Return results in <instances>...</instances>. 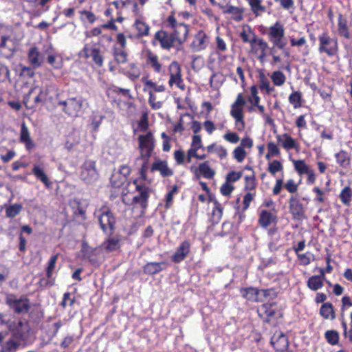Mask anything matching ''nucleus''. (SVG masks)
Instances as JSON below:
<instances>
[{
	"label": "nucleus",
	"mask_w": 352,
	"mask_h": 352,
	"mask_svg": "<svg viewBox=\"0 0 352 352\" xmlns=\"http://www.w3.org/2000/svg\"><path fill=\"white\" fill-rule=\"evenodd\" d=\"M139 141L140 157L136 161L139 162L140 159H145L149 160L151 153L155 148V139L151 132H148L145 135H140L138 138Z\"/></svg>",
	"instance_id": "nucleus-1"
},
{
	"label": "nucleus",
	"mask_w": 352,
	"mask_h": 352,
	"mask_svg": "<svg viewBox=\"0 0 352 352\" xmlns=\"http://www.w3.org/2000/svg\"><path fill=\"white\" fill-rule=\"evenodd\" d=\"M80 178L87 184L95 183L99 178V172L94 160H87L80 166Z\"/></svg>",
	"instance_id": "nucleus-2"
},
{
	"label": "nucleus",
	"mask_w": 352,
	"mask_h": 352,
	"mask_svg": "<svg viewBox=\"0 0 352 352\" xmlns=\"http://www.w3.org/2000/svg\"><path fill=\"white\" fill-rule=\"evenodd\" d=\"M8 327L13 337L20 340H26L30 336V327L25 320H16L8 322Z\"/></svg>",
	"instance_id": "nucleus-3"
},
{
	"label": "nucleus",
	"mask_w": 352,
	"mask_h": 352,
	"mask_svg": "<svg viewBox=\"0 0 352 352\" xmlns=\"http://www.w3.org/2000/svg\"><path fill=\"white\" fill-rule=\"evenodd\" d=\"M269 40L274 47L280 50H284L287 42L284 40L285 30L280 22H276L269 28L267 33Z\"/></svg>",
	"instance_id": "nucleus-4"
},
{
	"label": "nucleus",
	"mask_w": 352,
	"mask_h": 352,
	"mask_svg": "<svg viewBox=\"0 0 352 352\" xmlns=\"http://www.w3.org/2000/svg\"><path fill=\"white\" fill-rule=\"evenodd\" d=\"M319 48L320 53H326L328 56H333L336 54L338 46L336 38H331L327 33H323L318 37Z\"/></svg>",
	"instance_id": "nucleus-5"
},
{
	"label": "nucleus",
	"mask_w": 352,
	"mask_h": 352,
	"mask_svg": "<svg viewBox=\"0 0 352 352\" xmlns=\"http://www.w3.org/2000/svg\"><path fill=\"white\" fill-rule=\"evenodd\" d=\"M6 301L10 308L16 314H23L29 311L30 302L26 298H19L14 295H9L6 297Z\"/></svg>",
	"instance_id": "nucleus-6"
},
{
	"label": "nucleus",
	"mask_w": 352,
	"mask_h": 352,
	"mask_svg": "<svg viewBox=\"0 0 352 352\" xmlns=\"http://www.w3.org/2000/svg\"><path fill=\"white\" fill-rule=\"evenodd\" d=\"M83 100L81 98H70L66 100H60L58 104L63 106V111L71 116H76L81 111L82 107Z\"/></svg>",
	"instance_id": "nucleus-7"
},
{
	"label": "nucleus",
	"mask_w": 352,
	"mask_h": 352,
	"mask_svg": "<svg viewBox=\"0 0 352 352\" xmlns=\"http://www.w3.org/2000/svg\"><path fill=\"white\" fill-rule=\"evenodd\" d=\"M246 103L245 100L241 94H239L235 102L231 106L230 115L233 117L236 123L241 124V128H239V130H243L244 129L243 122V108Z\"/></svg>",
	"instance_id": "nucleus-8"
},
{
	"label": "nucleus",
	"mask_w": 352,
	"mask_h": 352,
	"mask_svg": "<svg viewBox=\"0 0 352 352\" xmlns=\"http://www.w3.org/2000/svg\"><path fill=\"white\" fill-rule=\"evenodd\" d=\"M100 210L102 211L98 217L100 228L106 233L111 234L114 229L115 217L111 211L107 208H103Z\"/></svg>",
	"instance_id": "nucleus-9"
},
{
	"label": "nucleus",
	"mask_w": 352,
	"mask_h": 352,
	"mask_svg": "<svg viewBox=\"0 0 352 352\" xmlns=\"http://www.w3.org/2000/svg\"><path fill=\"white\" fill-rule=\"evenodd\" d=\"M134 184L136 186V190L139 192V194L133 197L132 204H140L143 209H145L148 206L149 188L145 185L137 184L136 180L134 181Z\"/></svg>",
	"instance_id": "nucleus-10"
},
{
	"label": "nucleus",
	"mask_w": 352,
	"mask_h": 352,
	"mask_svg": "<svg viewBox=\"0 0 352 352\" xmlns=\"http://www.w3.org/2000/svg\"><path fill=\"white\" fill-rule=\"evenodd\" d=\"M271 344L276 351H285L289 346L287 337L281 331H276L271 338Z\"/></svg>",
	"instance_id": "nucleus-11"
},
{
	"label": "nucleus",
	"mask_w": 352,
	"mask_h": 352,
	"mask_svg": "<svg viewBox=\"0 0 352 352\" xmlns=\"http://www.w3.org/2000/svg\"><path fill=\"white\" fill-rule=\"evenodd\" d=\"M289 211L294 219L301 220L305 217V208L300 201L292 196L289 201Z\"/></svg>",
	"instance_id": "nucleus-12"
},
{
	"label": "nucleus",
	"mask_w": 352,
	"mask_h": 352,
	"mask_svg": "<svg viewBox=\"0 0 352 352\" xmlns=\"http://www.w3.org/2000/svg\"><path fill=\"white\" fill-rule=\"evenodd\" d=\"M155 38L160 43L162 47L164 49H170L177 43L173 34L165 31L157 32L155 34Z\"/></svg>",
	"instance_id": "nucleus-13"
},
{
	"label": "nucleus",
	"mask_w": 352,
	"mask_h": 352,
	"mask_svg": "<svg viewBox=\"0 0 352 352\" xmlns=\"http://www.w3.org/2000/svg\"><path fill=\"white\" fill-rule=\"evenodd\" d=\"M169 72H170V79L168 83L170 86H173V84L177 85L178 87H180V85L182 82V74H181V67L177 62L174 61L171 63L169 66Z\"/></svg>",
	"instance_id": "nucleus-14"
},
{
	"label": "nucleus",
	"mask_w": 352,
	"mask_h": 352,
	"mask_svg": "<svg viewBox=\"0 0 352 352\" xmlns=\"http://www.w3.org/2000/svg\"><path fill=\"white\" fill-rule=\"evenodd\" d=\"M85 58L91 57L94 63L98 67L103 65V58L100 54V51L98 48H94L86 45L82 51Z\"/></svg>",
	"instance_id": "nucleus-15"
},
{
	"label": "nucleus",
	"mask_w": 352,
	"mask_h": 352,
	"mask_svg": "<svg viewBox=\"0 0 352 352\" xmlns=\"http://www.w3.org/2000/svg\"><path fill=\"white\" fill-rule=\"evenodd\" d=\"M174 31L172 33L177 44L182 45L186 40L188 34V28L184 23L173 24Z\"/></svg>",
	"instance_id": "nucleus-16"
},
{
	"label": "nucleus",
	"mask_w": 352,
	"mask_h": 352,
	"mask_svg": "<svg viewBox=\"0 0 352 352\" xmlns=\"http://www.w3.org/2000/svg\"><path fill=\"white\" fill-rule=\"evenodd\" d=\"M28 61L34 68H38L43 62V55L39 52L37 47H32L28 51Z\"/></svg>",
	"instance_id": "nucleus-17"
},
{
	"label": "nucleus",
	"mask_w": 352,
	"mask_h": 352,
	"mask_svg": "<svg viewBox=\"0 0 352 352\" xmlns=\"http://www.w3.org/2000/svg\"><path fill=\"white\" fill-rule=\"evenodd\" d=\"M274 306L273 304H263L258 309V315L267 322H270L271 318L274 317L276 314Z\"/></svg>",
	"instance_id": "nucleus-18"
},
{
	"label": "nucleus",
	"mask_w": 352,
	"mask_h": 352,
	"mask_svg": "<svg viewBox=\"0 0 352 352\" xmlns=\"http://www.w3.org/2000/svg\"><path fill=\"white\" fill-rule=\"evenodd\" d=\"M190 252V243L187 241H183L173 256V261L179 263L183 261Z\"/></svg>",
	"instance_id": "nucleus-19"
},
{
	"label": "nucleus",
	"mask_w": 352,
	"mask_h": 352,
	"mask_svg": "<svg viewBox=\"0 0 352 352\" xmlns=\"http://www.w3.org/2000/svg\"><path fill=\"white\" fill-rule=\"evenodd\" d=\"M158 170L163 177L171 176L173 172L168 166L167 162L165 161L157 160L151 167V171Z\"/></svg>",
	"instance_id": "nucleus-20"
},
{
	"label": "nucleus",
	"mask_w": 352,
	"mask_h": 352,
	"mask_svg": "<svg viewBox=\"0 0 352 352\" xmlns=\"http://www.w3.org/2000/svg\"><path fill=\"white\" fill-rule=\"evenodd\" d=\"M165 267L166 263L164 262L148 263L144 267V272L149 275H153L163 270Z\"/></svg>",
	"instance_id": "nucleus-21"
},
{
	"label": "nucleus",
	"mask_w": 352,
	"mask_h": 352,
	"mask_svg": "<svg viewBox=\"0 0 352 352\" xmlns=\"http://www.w3.org/2000/svg\"><path fill=\"white\" fill-rule=\"evenodd\" d=\"M276 139L278 143L282 144L283 147L286 150H290L296 148L295 140L287 133H285L283 136L278 135L276 136Z\"/></svg>",
	"instance_id": "nucleus-22"
},
{
	"label": "nucleus",
	"mask_w": 352,
	"mask_h": 352,
	"mask_svg": "<svg viewBox=\"0 0 352 352\" xmlns=\"http://www.w3.org/2000/svg\"><path fill=\"white\" fill-rule=\"evenodd\" d=\"M20 140L21 142L25 144L28 150H30L34 146L33 142L30 138L29 130L24 122L22 123L21 127Z\"/></svg>",
	"instance_id": "nucleus-23"
},
{
	"label": "nucleus",
	"mask_w": 352,
	"mask_h": 352,
	"mask_svg": "<svg viewBox=\"0 0 352 352\" xmlns=\"http://www.w3.org/2000/svg\"><path fill=\"white\" fill-rule=\"evenodd\" d=\"M276 219L275 215L267 210H262L260 213L258 222L261 226L267 228L271 225Z\"/></svg>",
	"instance_id": "nucleus-24"
},
{
	"label": "nucleus",
	"mask_w": 352,
	"mask_h": 352,
	"mask_svg": "<svg viewBox=\"0 0 352 352\" xmlns=\"http://www.w3.org/2000/svg\"><path fill=\"white\" fill-rule=\"evenodd\" d=\"M206 35L203 32H199L191 45L195 51H199L206 47Z\"/></svg>",
	"instance_id": "nucleus-25"
},
{
	"label": "nucleus",
	"mask_w": 352,
	"mask_h": 352,
	"mask_svg": "<svg viewBox=\"0 0 352 352\" xmlns=\"http://www.w3.org/2000/svg\"><path fill=\"white\" fill-rule=\"evenodd\" d=\"M32 172L38 179L45 184L46 187L49 188L52 182L39 166L34 165Z\"/></svg>",
	"instance_id": "nucleus-26"
},
{
	"label": "nucleus",
	"mask_w": 352,
	"mask_h": 352,
	"mask_svg": "<svg viewBox=\"0 0 352 352\" xmlns=\"http://www.w3.org/2000/svg\"><path fill=\"white\" fill-rule=\"evenodd\" d=\"M252 41L258 45L261 51L258 59L261 62H263L264 58L266 56V50L269 48L268 44L263 38H258L254 34H253Z\"/></svg>",
	"instance_id": "nucleus-27"
},
{
	"label": "nucleus",
	"mask_w": 352,
	"mask_h": 352,
	"mask_svg": "<svg viewBox=\"0 0 352 352\" xmlns=\"http://www.w3.org/2000/svg\"><path fill=\"white\" fill-rule=\"evenodd\" d=\"M241 294L243 298L252 300V301H258L260 300L259 296H261V292H259V290L255 289V288H247L242 289L241 291Z\"/></svg>",
	"instance_id": "nucleus-28"
},
{
	"label": "nucleus",
	"mask_w": 352,
	"mask_h": 352,
	"mask_svg": "<svg viewBox=\"0 0 352 352\" xmlns=\"http://www.w3.org/2000/svg\"><path fill=\"white\" fill-rule=\"evenodd\" d=\"M338 26L339 35L346 38H350L351 36L349 32L346 20L343 18L342 14H340L338 16Z\"/></svg>",
	"instance_id": "nucleus-29"
},
{
	"label": "nucleus",
	"mask_w": 352,
	"mask_h": 352,
	"mask_svg": "<svg viewBox=\"0 0 352 352\" xmlns=\"http://www.w3.org/2000/svg\"><path fill=\"white\" fill-rule=\"evenodd\" d=\"M307 285L311 290L317 291L322 288L324 284L322 280H321L320 276L314 275L308 279Z\"/></svg>",
	"instance_id": "nucleus-30"
},
{
	"label": "nucleus",
	"mask_w": 352,
	"mask_h": 352,
	"mask_svg": "<svg viewBox=\"0 0 352 352\" xmlns=\"http://www.w3.org/2000/svg\"><path fill=\"white\" fill-rule=\"evenodd\" d=\"M320 314L325 319H329L330 317L331 319L335 318L333 307L330 302H326L321 306Z\"/></svg>",
	"instance_id": "nucleus-31"
},
{
	"label": "nucleus",
	"mask_w": 352,
	"mask_h": 352,
	"mask_svg": "<svg viewBox=\"0 0 352 352\" xmlns=\"http://www.w3.org/2000/svg\"><path fill=\"white\" fill-rule=\"evenodd\" d=\"M142 82L145 85L143 89L144 91H148L149 90L153 89L156 92H162L165 90V87L164 85H157L153 81L147 79L146 78L143 77L142 78Z\"/></svg>",
	"instance_id": "nucleus-32"
},
{
	"label": "nucleus",
	"mask_w": 352,
	"mask_h": 352,
	"mask_svg": "<svg viewBox=\"0 0 352 352\" xmlns=\"http://www.w3.org/2000/svg\"><path fill=\"white\" fill-rule=\"evenodd\" d=\"M225 13H228L232 15V19L236 21H241L243 19V9L235 7L232 6H229L227 10H224Z\"/></svg>",
	"instance_id": "nucleus-33"
},
{
	"label": "nucleus",
	"mask_w": 352,
	"mask_h": 352,
	"mask_svg": "<svg viewBox=\"0 0 352 352\" xmlns=\"http://www.w3.org/2000/svg\"><path fill=\"white\" fill-rule=\"evenodd\" d=\"M259 88L261 90H265L267 94H271L274 91V88L270 87V81L267 78L265 74L263 72H260L258 75Z\"/></svg>",
	"instance_id": "nucleus-34"
},
{
	"label": "nucleus",
	"mask_w": 352,
	"mask_h": 352,
	"mask_svg": "<svg viewBox=\"0 0 352 352\" xmlns=\"http://www.w3.org/2000/svg\"><path fill=\"white\" fill-rule=\"evenodd\" d=\"M134 28L138 31L137 36L138 37L147 36L149 32V26L145 23L137 20L134 24Z\"/></svg>",
	"instance_id": "nucleus-35"
},
{
	"label": "nucleus",
	"mask_w": 352,
	"mask_h": 352,
	"mask_svg": "<svg viewBox=\"0 0 352 352\" xmlns=\"http://www.w3.org/2000/svg\"><path fill=\"white\" fill-rule=\"evenodd\" d=\"M271 79L275 86L280 87L282 86L285 82L286 76L282 72L278 70L274 71L272 74Z\"/></svg>",
	"instance_id": "nucleus-36"
},
{
	"label": "nucleus",
	"mask_w": 352,
	"mask_h": 352,
	"mask_svg": "<svg viewBox=\"0 0 352 352\" xmlns=\"http://www.w3.org/2000/svg\"><path fill=\"white\" fill-rule=\"evenodd\" d=\"M337 162L343 168H347L350 164V158L348 153L341 151L336 155Z\"/></svg>",
	"instance_id": "nucleus-37"
},
{
	"label": "nucleus",
	"mask_w": 352,
	"mask_h": 352,
	"mask_svg": "<svg viewBox=\"0 0 352 352\" xmlns=\"http://www.w3.org/2000/svg\"><path fill=\"white\" fill-rule=\"evenodd\" d=\"M113 56L116 61L119 64H123L127 61V53L122 48H115Z\"/></svg>",
	"instance_id": "nucleus-38"
},
{
	"label": "nucleus",
	"mask_w": 352,
	"mask_h": 352,
	"mask_svg": "<svg viewBox=\"0 0 352 352\" xmlns=\"http://www.w3.org/2000/svg\"><path fill=\"white\" fill-rule=\"evenodd\" d=\"M249 4L252 11L256 16H258L261 12H265V7L261 5V0H249Z\"/></svg>",
	"instance_id": "nucleus-39"
},
{
	"label": "nucleus",
	"mask_w": 352,
	"mask_h": 352,
	"mask_svg": "<svg viewBox=\"0 0 352 352\" xmlns=\"http://www.w3.org/2000/svg\"><path fill=\"white\" fill-rule=\"evenodd\" d=\"M199 170L204 177L208 179H211L214 175V171L210 167L208 162L200 164Z\"/></svg>",
	"instance_id": "nucleus-40"
},
{
	"label": "nucleus",
	"mask_w": 352,
	"mask_h": 352,
	"mask_svg": "<svg viewBox=\"0 0 352 352\" xmlns=\"http://www.w3.org/2000/svg\"><path fill=\"white\" fill-rule=\"evenodd\" d=\"M20 346V343L13 339H10L3 344V350L1 352H15Z\"/></svg>",
	"instance_id": "nucleus-41"
},
{
	"label": "nucleus",
	"mask_w": 352,
	"mask_h": 352,
	"mask_svg": "<svg viewBox=\"0 0 352 352\" xmlns=\"http://www.w3.org/2000/svg\"><path fill=\"white\" fill-rule=\"evenodd\" d=\"M148 63L151 65L155 72L158 73L161 72L162 65L160 63L157 55L149 52L148 54Z\"/></svg>",
	"instance_id": "nucleus-42"
},
{
	"label": "nucleus",
	"mask_w": 352,
	"mask_h": 352,
	"mask_svg": "<svg viewBox=\"0 0 352 352\" xmlns=\"http://www.w3.org/2000/svg\"><path fill=\"white\" fill-rule=\"evenodd\" d=\"M294 165L295 169L300 175L309 174L310 170L309 166L305 164L304 160H294Z\"/></svg>",
	"instance_id": "nucleus-43"
},
{
	"label": "nucleus",
	"mask_w": 352,
	"mask_h": 352,
	"mask_svg": "<svg viewBox=\"0 0 352 352\" xmlns=\"http://www.w3.org/2000/svg\"><path fill=\"white\" fill-rule=\"evenodd\" d=\"M102 247L108 252H112L119 248V241L116 238H111L104 242Z\"/></svg>",
	"instance_id": "nucleus-44"
},
{
	"label": "nucleus",
	"mask_w": 352,
	"mask_h": 352,
	"mask_svg": "<svg viewBox=\"0 0 352 352\" xmlns=\"http://www.w3.org/2000/svg\"><path fill=\"white\" fill-rule=\"evenodd\" d=\"M351 197L352 191L349 186L344 187L340 195L341 201L345 205H349Z\"/></svg>",
	"instance_id": "nucleus-45"
},
{
	"label": "nucleus",
	"mask_w": 352,
	"mask_h": 352,
	"mask_svg": "<svg viewBox=\"0 0 352 352\" xmlns=\"http://www.w3.org/2000/svg\"><path fill=\"white\" fill-rule=\"evenodd\" d=\"M125 181V178H123V176L120 175V174H118V173H113L110 178L111 185L116 188L121 186Z\"/></svg>",
	"instance_id": "nucleus-46"
},
{
	"label": "nucleus",
	"mask_w": 352,
	"mask_h": 352,
	"mask_svg": "<svg viewBox=\"0 0 352 352\" xmlns=\"http://www.w3.org/2000/svg\"><path fill=\"white\" fill-rule=\"evenodd\" d=\"M325 338L329 344L334 345L338 342L339 334L336 331L330 330L326 331Z\"/></svg>",
	"instance_id": "nucleus-47"
},
{
	"label": "nucleus",
	"mask_w": 352,
	"mask_h": 352,
	"mask_svg": "<svg viewBox=\"0 0 352 352\" xmlns=\"http://www.w3.org/2000/svg\"><path fill=\"white\" fill-rule=\"evenodd\" d=\"M233 155L238 162H242L247 156V152L242 146H238L234 148Z\"/></svg>",
	"instance_id": "nucleus-48"
},
{
	"label": "nucleus",
	"mask_w": 352,
	"mask_h": 352,
	"mask_svg": "<svg viewBox=\"0 0 352 352\" xmlns=\"http://www.w3.org/2000/svg\"><path fill=\"white\" fill-rule=\"evenodd\" d=\"M49 94L47 88L42 87L39 88V92L38 95L34 98V103H43L47 100V96Z\"/></svg>",
	"instance_id": "nucleus-49"
},
{
	"label": "nucleus",
	"mask_w": 352,
	"mask_h": 352,
	"mask_svg": "<svg viewBox=\"0 0 352 352\" xmlns=\"http://www.w3.org/2000/svg\"><path fill=\"white\" fill-rule=\"evenodd\" d=\"M22 210V206L21 204H14L10 206L6 209V216L8 217H14L19 214Z\"/></svg>",
	"instance_id": "nucleus-50"
},
{
	"label": "nucleus",
	"mask_w": 352,
	"mask_h": 352,
	"mask_svg": "<svg viewBox=\"0 0 352 352\" xmlns=\"http://www.w3.org/2000/svg\"><path fill=\"white\" fill-rule=\"evenodd\" d=\"M289 100L294 105V108L301 106L300 94L298 92L292 93L289 97Z\"/></svg>",
	"instance_id": "nucleus-51"
},
{
	"label": "nucleus",
	"mask_w": 352,
	"mask_h": 352,
	"mask_svg": "<svg viewBox=\"0 0 352 352\" xmlns=\"http://www.w3.org/2000/svg\"><path fill=\"white\" fill-rule=\"evenodd\" d=\"M283 170L282 164L278 160H274L272 163L269 164L268 170L272 175H275L276 172L280 171Z\"/></svg>",
	"instance_id": "nucleus-52"
},
{
	"label": "nucleus",
	"mask_w": 352,
	"mask_h": 352,
	"mask_svg": "<svg viewBox=\"0 0 352 352\" xmlns=\"http://www.w3.org/2000/svg\"><path fill=\"white\" fill-rule=\"evenodd\" d=\"M58 259V254L54 255L52 256L49 261L47 270V276L48 278H50L52 275V272L54 269L55 268V265Z\"/></svg>",
	"instance_id": "nucleus-53"
},
{
	"label": "nucleus",
	"mask_w": 352,
	"mask_h": 352,
	"mask_svg": "<svg viewBox=\"0 0 352 352\" xmlns=\"http://www.w3.org/2000/svg\"><path fill=\"white\" fill-rule=\"evenodd\" d=\"M223 138L225 140L232 144H236L240 140L239 136L236 133L233 132H227L224 134Z\"/></svg>",
	"instance_id": "nucleus-54"
},
{
	"label": "nucleus",
	"mask_w": 352,
	"mask_h": 352,
	"mask_svg": "<svg viewBox=\"0 0 352 352\" xmlns=\"http://www.w3.org/2000/svg\"><path fill=\"white\" fill-rule=\"evenodd\" d=\"M129 67L131 69L128 72L129 77L132 80L139 78L140 76V69L133 63L130 64Z\"/></svg>",
	"instance_id": "nucleus-55"
},
{
	"label": "nucleus",
	"mask_w": 352,
	"mask_h": 352,
	"mask_svg": "<svg viewBox=\"0 0 352 352\" xmlns=\"http://www.w3.org/2000/svg\"><path fill=\"white\" fill-rule=\"evenodd\" d=\"M149 98L148 102L153 109H158L161 107V103L160 102H156V97L153 94L152 90L148 91Z\"/></svg>",
	"instance_id": "nucleus-56"
},
{
	"label": "nucleus",
	"mask_w": 352,
	"mask_h": 352,
	"mask_svg": "<svg viewBox=\"0 0 352 352\" xmlns=\"http://www.w3.org/2000/svg\"><path fill=\"white\" fill-rule=\"evenodd\" d=\"M245 189L246 190H254L256 187V184L254 182V176H246L245 177Z\"/></svg>",
	"instance_id": "nucleus-57"
},
{
	"label": "nucleus",
	"mask_w": 352,
	"mask_h": 352,
	"mask_svg": "<svg viewBox=\"0 0 352 352\" xmlns=\"http://www.w3.org/2000/svg\"><path fill=\"white\" fill-rule=\"evenodd\" d=\"M234 190V186L228 182L223 184L221 187V192L224 196H228Z\"/></svg>",
	"instance_id": "nucleus-58"
},
{
	"label": "nucleus",
	"mask_w": 352,
	"mask_h": 352,
	"mask_svg": "<svg viewBox=\"0 0 352 352\" xmlns=\"http://www.w3.org/2000/svg\"><path fill=\"white\" fill-rule=\"evenodd\" d=\"M81 16H85L86 20L90 23H93L96 21L95 14L87 10H81L79 12Z\"/></svg>",
	"instance_id": "nucleus-59"
},
{
	"label": "nucleus",
	"mask_w": 352,
	"mask_h": 352,
	"mask_svg": "<svg viewBox=\"0 0 352 352\" xmlns=\"http://www.w3.org/2000/svg\"><path fill=\"white\" fill-rule=\"evenodd\" d=\"M267 150L272 156H277L280 153L278 147L272 142L267 144Z\"/></svg>",
	"instance_id": "nucleus-60"
},
{
	"label": "nucleus",
	"mask_w": 352,
	"mask_h": 352,
	"mask_svg": "<svg viewBox=\"0 0 352 352\" xmlns=\"http://www.w3.org/2000/svg\"><path fill=\"white\" fill-rule=\"evenodd\" d=\"M241 177V173L239 172L232 171L226 176L227 182H234L239 180Z\"/></svg>",
	"instance_id": "nucleus-61"
},
{
	"label": "nucleus",
	"mask_w": 352,
	"mask_h": 352,
	"mask_svg": "<svg viewBox=\"0 0 352 352\" xmlns=\"http://www.w3.org/2000/svg\"><path fill=\"white\" fill-rule=\"evenodd\" d=\"M285 188L291 193L295 192L298 189L297 185L292 179L287 181V182L285 184Z\"/></svg>",
	"instance_id": "nucleus-62"
},
{
	"label": "nucleus",
	"mask_w": 352,
	"mask_h": 352,
	"mask_svg": "<svg viewBox=\"0 0 352 352\" xmlns=\"http://www.w3.org/2000/svg\"><path fill=\"white\" fill-rule=\"evenodd\" d=\"M120 175L123 176V178H125L126 180V177L131 173V168L126 165H122L120 166V170L117 172Z\"/></svg>",
	"instance_id": "nucleus-63"
},
{
	"label": "nucleus",
	"mask_w": 352,
	"mask_h": 352,
	"mask_svg": "<svg viewBox=\"0 0 352 352\" xmlns=\"http://www.w3.org/2000/svg\"><path fill=\"white\" fill-rule=\"evenodd\" d=\"M203 126L205 130L209 133L211 134L214 130L215 126L214 123L210 120H206L203 123Z\"/></svg>",
	"instance_id": "nucleus-64"
}]
</instances>
